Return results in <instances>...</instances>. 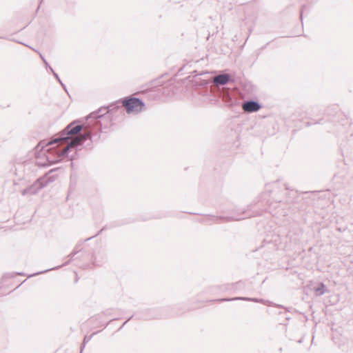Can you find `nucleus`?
<instances>
[{"instance_id": "nucleus-1", "label": "nucleus", "mask_w": 353, "mask_h": 353, "mask_svg": "<svg viewBox=\"0 0 353 353\" xmlns=\"http://www.w3.org/2000/svg\"><path fill=\"white\" fill-rule=\"evenodd\" d=\"M105 108L92 112L86 117V122L81 124L79 120H75L68 124L59 134V136L50 141L46 146L58 143L56 147L57 155L51 157V153L48 152L46 158L50 164L58 163L63 157H69V152L72 149L77 152L83 148H91L92 143L99 139L100 133L103 129H107L112 124V119L105 112Z\"/></svg>"}, {"instance_id": "nucleus-2", "label": "nucleus", "mask_w": 353, "mask_h": 353, "mask_svg": "<svg viewBox=\"0 0 353 353\" xmlns=\"http://www.w3.org/2000/svg\"><path fill=\"white\" fill-rule=\"evenodd\" d=\"M121 103L128 114L139 113L145 109V103L137 97H124L121 99Z\"/></svg>"}, {"instance_id": "nucleus-3", "label": "nucleus", "mask_w": 353, "mask_h": 353, "mask_svg": "<svg viewBox=\"0 0 353 353\" xmlns=\"http://www.w3.org/2000/svg\"><path fill=\"white\" fill-rule=\"evenodd\" d=\"M49 174L50 173H48L42 177H40L33 184L24 189L21 192L22 195L36 194L40 190L47 186L49 183L54 181V176H49Z\"/></svg>"}, {"instance_id": "nucleus-4", "label": "nucleus", "mask_w": 353, "mask_h": 353, "mask_svg": "<svg viewBox=\"0 0 353 353\" xmlns=\"http://www.w3.org/2000/svg\"><path fill=\"white\" fill-rule=\"evenodd\" d=\"M264 200L266 201V204L268 205V210L270 214H272L273 216L275 215H285V212H283V208H281L282 206L285 205V203L283 202L281 200H270L266 199V194L263 195Z\"/></svg>"}, {"instance_id": "nucleus-5", "label": "nucleus", "mask_w": 353, "mask_h": 353, "mask_svg": "<svg viewBox=\"0 0 353 353\" xmlns=\"http://www.w3.org/2000/svg\"><path fill=\"white\" fill-rule=\"evenodd\" d=\"M103 108H105V112L108 113L112 119H116L119 116H123V106L121 103V99L117 101L114 103L110 104L108 106Z\"/></svg>"}, {"instance_id": "nucleus-6", "label": "nucleus", "mask_w": 353, "mask_h": 353, "mask_svg": "<svg viewBox=\"0 0 353 353\" xmlns=\"http://www.w3.org/2000/svg\"><path fill=\"white\" fill-rule=\"evenodd\" d=\"M94 236H91V237H90V238H88V239H85L83 241H81V242L78 243L76 245V246H75L74 249L73 250V251H72V252L70 253V254L69 255V256L71 257V259H70V260H69V261H66L65 263H64L63 264H62V265H58V266H57V267L52 268H50V269L46 270H44V271L40 272L33 274H32V275L28 276V277H31V276H34V275H37V274H41V273H44V272H46L50 271V270H57V269L60 268H61V267H62V266H64V265H66L69 264V263L70 262V261L72 259L73 256H74V255H76L77 253H79V252H80V250H81V245H82L83 243V242H85V241H88V240H90V239H92Z\"/></svg>"}, {"instance_id": "nucleus-7", "label": "nucleus", "mask_w": 353, "mask_h": 353, "mask_svg": "<svg viewBox=\"0 0 353 353\" xmlns=\"http://www.w3.org/2000/svg\"><path fill=\"white\" fill-rule=\"evenodd\" d=\"M94 236H91V237H90V238H88V239H85L83 241H81V242L78 243L76 245V246H75L74 249L73 250V251H72V252L70 253V254L69 255V256L71 257V259H70V260H69V261H66L65 263H64L63 264H62V265H58V266H57V267L52 268H50V269L46 270H44V271L40 272L33 274H32V275L28 276V277H31V276H34V275H37V274H41V273H44V272H46L50 271V270H57V269L60 268H61V267H62V266H64V265H66L69 264V263L70 262V261L72 259L73 256H74V255H76L77 253H79V252H80V250H81V245H82L83 243V242H85V241H88V240H90V239H92Z\"/></svg>"}, {"instance_id": "nucleus-8", "label": "nucleus", "mask_w": 353, "mask_h": 353, "mask_svg": "<svg viewBox=\"0 0 353 353\" xmlns=\"http://www.w3.org/2000/svg\"><path fill=\"white\" fill-rule=\"evenodd\" d=\"M261 105L256 101L250 99L243 101L242 109L245 112L252 113L259 111L261 108Z\"/></svg>"}, {"instance_id": "nucleus-9", "label": "nucleus", "mask_w": 353, "mask_h": 353, "mask_svg": "<svg viewBox=\"0 0 353 353\" xmlns=\"http://www.w3.org/2000/svg\"><path fill=\"white\" fill-rule=\"evenodd\" d=\"M237 300L252 301V302L260 303H263V304H266V303H267V301H265L262 299L242 297V296H238V297H234V298H223V299H217L216 301H220V302H225V301H237Z\"/></svg>"}, {"instance_id": "nucleus-10", "label": "nucleus", "mask_w": 353, "mask_h": 353, "mask_svg": "<svg viewBox=\"0 0 353 353\" xmlns=\"http://www.w3.org/2000/svg\"><path fill=\"white\" fill-rule=\"evenodd\" d=\"M232 81V76L229 74H221L214 77L213 82L216 86L225 85Z\"/></svg>"}, {"instance_id": "nucleus-11", "label": "nucleus", "mask_w": 353, "mask_h": 353, "mask_svg": "<svg viewBox=\"0 0 353 353\" xmlns=\"http://www.w3.org/2000/svg\"><path fill=\"white\" fill-rule=\"evenodd\" d=\"M220 95L228 105H232V91L230 89L223 88L221 91Z\"/></svg>"}, {"instance_id": "nucleus-12", "label": "nucleus", "mask_w": 353, "mask_h": 353, "mask_svg": "<svg viewBox=\"0 0 353 353\" xmlns=\"http://www.w3.org/2000/svg\"><path fill=\"white\" fill-rule=\"evenodd\" d=\"M316 296H320L323 295L326 292L325 285L323 283H320L317 287L314 288Z\"/></svg>"}, {"instance_id": "nucleus-13", "label": "nucleus", "mask_w": 353, "mask_h": 353, "mask_svg": "<svg viewBox=\"0 0 353 353\" xmlns=\"http://www.w3.org/2000/svg\"><path fill=\"white\" fill-rule=\"evenodd\" d=\"M245 217H239V218H232L231 217L230 218V217H223V216H220L218 218V217H215L214 216H209V219L214 220V221H215L216 223H219L218 221H216L219 219L228 221H239V220L243 219Z\"/></svg>"}, {"instance_id": "nucleus-14", "label": "nucleus", "mask_w": 353, "mask_h": 353, "mask_svg": "<svg viewBox=\"0 0 353 353\" xmlns=\"http://www.w3.org/2000/svg\"><path fill=\"white\" fill-rule=\"evenodd\" d=\"M240 283L225 284L220 287V290L222 291L232 290L236 289V287Z\"/></svg>"}, {"instance_id": "nucleus-15", "label": "nucleus", "mask_w": 353, "mask_h": 353, "mask_svg": "<svg viewBox=\"0 0 353 353\" xmlns=\"http://www.w3.org/2000/svg\"><path fill=\"white\" fill-rule=\"evenodd\" d=\"M53 75L54 77L56 78V79L59 81V83L61 85L62 88L64 89V90L68 92L67 91V88H66V86L65 84H63L61 81V80L60 79L59 75L57 73H56L55 72H53Z\"/></svg>"}, {"instance_id": "nucleus-16", "label": "nucleus", "mask_w": 353, "mask_h": 353, "mask_svg": "<svg viewBox=\"0 0 353 353\" xmlns=\"http://www.w3.org/2000/svg\"><path fill=\"white\" fill-rule=\"evenodd\" d=\"M92 336V335H90V336H85L84 337V339H83V345H82V346H81V352L83 351V347H84V346H85V344L86 343H88V342L91 339Z\"/></svg>"}, {"instance_id": "nucleus-17", "label": "nucleus", "mask_w": 353, "mask_h": 353, "mask_svg": "<svg viewBox=\"0 0 353 353\" xmlns=\"http://www.w3.org/2000/svg\"><path fill=\"white\" fill-rule=\"evenodd\" d=\"M28 47L30 48V46H28ZM30 48H31L32 50H34L35 52H37V51L36 50H34V48H31V47H30ZM38 53H39V56H40L41 59H42V61H43V63H45L46 66L47 67L48 65H49L48 63L47 62V61L46 60V59L44 58V57H43V56L40 52H38Z\"/></svg>"}, {"instance_id": "nucleus-18", "label": "nucleus", "mask_w": 353, "mask_h": 353, "mask_svg": "<svg viewBox=\"0 0 353 353\" xmlns=\"http://www.w3.org/2000/svg\"><path fill=\"white\" fill-rule=\"evenodd\" d=\"M158 317H159V316L157 314H150L149 316H148L147 317H145V319H157Z\"/></svg>"}, {"instance_id": "nucleus-19", "label": "nucleus", "mask_w": 353, "mask_h": 353, "mask_svg": "<svg viewBox=\"0 0 353 353\" xmlns=\"http://www.w3.org/2000/svg\"><path fill=\"white\" fill-rule=\"evenodd\" d=\"M133 317V316H131L130 317H129L123 323V325L120 327L119 329H121L124 325H125V324L128 323V321H130L132 318Z\"/></svg>"}, {"instance_id": "nucleus-20", "label": "nucleus", "mask_w": 353, "mask_h": 353, "mask_svg": "<svg viewBox=\"0 0 353 353\" xmlns=\"http://www.w3.org/2000/svg\"><path fill=\"white\" fill-rule=\"evenodd\" d=\"M13 274L25 275V274L23 272H16V273H12V274H8V275L10 276L11 277H12Z\"/></svg>"}, {"instance_id": "nucleus-21", "label": "nucleus", "mask_w": 353, "mask_h": 353, "mask_svg": "<svg viewBox=\"0 0 353 353\" xmlns=\"http://www.w3.org/2000/svg\"><path fill=\"white\" fill-rule=\"evenodd\" d=\"M46 68H49L50 71H51L52 73L53 74V72H54V70L52 69V68L50 65H48Z\"/></svg>"}, {"instance_id": "nucleus-22", "label": "nucleus", "mask_w": 353, "mask_h": 353, "mask_svg": "<svg viewBox=\"0 0 353 353\" xmlns=\"http://www.w3.org/2000/svg\"><path fill=\"white\" fill-rule=\"evenodd\" d=\"M42 145V143H41V142H40V143L37 145V149H39V148L40 146H41V149H43V145Z\"/></svg>"}, {"instance_id": "nucleus-23", "label": "nucleus", "mask_w": 353, "mask_h": 353, "mask_svg": "<svg viewBox=\"0 0 353 353\" xmlns=\"http://www.w3.org/2000/svg\"><path fill=\"white\" fill-rule=\"evenodd\" d=\"M54 148L55 147H52V148H48V149H46V151L49 152L50 150H53Z\"/></svg>"}, {"instance_id": "nucleus-24", "label": "nucleus", "mask_w": 353, "mask_h": 353, "mask_svg": "<svg viewBox=\"0 0 353 353\" xmlns=\"http://www.w3.org/2000/svg\"><path fill=\"white\" fill-rule=\"evenodd\" d=\"M300 17H301V19L302 20V17H303V10H301V12Z\"/></svg>"}, {"instance_id": "nucleus-25", "label": "nucleus", "mask_w": 353, "mask_h": 353, "mask_svg": "<svg viewBox=\"0 0 353 353\" xmlns=\"http://www.w3.org/2000/svg\"><path fill=\"white\" fill-rule=\"evenodd\" d=\"M90 264H88V265H85L84 268H90Z\"/></svg>"}, {"instance_id": "nucleus-26", "label": "nucleus", "mask_w": 353, "mask_h": 353, "mask_svg": "<svg viewBox=\"0 0 353 353\" xmlns=\"http://www.w3.org/2000/svg\"><path fill=\"white\" fill-rule=\"evenodd\" d=\"M251 216V214H246V215H245V217H248V216Z\"/></svg>"}, {"instance_id": "nucleus-27", "label": "nucleus", "mask_w": 353, "mask_h": 353, "mask_svg": "<svg viewBox=\"0 0 353 353\" xmlns=\"http://www.w3.org/2000/svg\"><path fill=\"white\" fill-rule=\"evenodd\" d=\"M291 192L293 193V194H296V192H293V190H291Z\"/></svg>"}, {"instance_id": "nucleus-28", "label": "nucleus", "mask_w": 353, "mask_h": 353, "mask_svg": "<svg viewBox=\"0 0 353 353\" xmlns=\"http://www.w3.org/2000/svg\"><path fill=\"white\" fill-rule=\"evenodd\" d=\"M286 202H291V201H290V200H289V199H287V200H286Z\"/></svg>"}, {"instance_id": "nucleus-29", "label": "nucleus", "mask_w": 353, "mask_h": 353, "mask_svg": "<svg viewBox=\"0 0 353 353\" xmlns=\"http://www.w3.org/2000/svg\"><path fill=\"white\" fill-rule=\"evenodd\" d=\"M114 319H110V320L109 321V322L112 321H113V320H114Z\"/></svg>"}, {"instance_id": "nucleus-30", "label": "nucleus", "mask_w": 353, "mask_h": 353, "mask_svg": "<svg viewBox=\"0 0 353 353\" xmlns=\"http://www.w3.org/2000/svg\"><path fill=\"white\" fill-rule=\"evenodd\" d=\"M21 43L22 45H25V46H26V44H25L24 43ZM26 46H28L26 45Z\"/></svg>"}]
</instances>
